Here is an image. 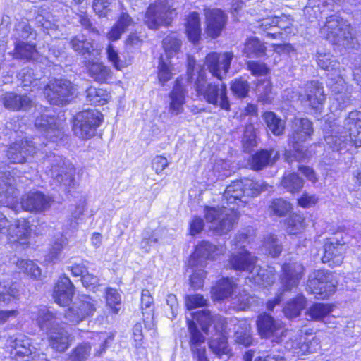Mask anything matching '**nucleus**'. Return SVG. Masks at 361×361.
Returning a JSON list of instances; mask_svg holds the SVG:
<instances>
[{"label":"nucleus","mask_w":361,"mask_h":361,"mask_svg":"<svg viewBox=\"0 0 361 361\" xmlns=\"http://www.w3.org/2000/svg\"><path fill=\"white\" fill-rule=\"evenodd\" d=\"M268 187V184L262 180L245 178L232 182L226 187L223 197L228 207L235 204L238 207L206 206L204 209V218L209 224V228L219 235L229 232L238 218V209L244 207L250 197L258 195L262 191L267 190Z\"/></svg>","instance_id":"1"},{"label":"nucleus","mask_w":361,"mask_h":361,"mask_svg":"<svg viewBox=\"0 0 361 361\" xmlns=\"http://www.w3.org/2000/svg\"><path fill=\"white\" fill-rule=\"evenodd\" d=\"M247 238L243 233L235 237V244L240 246V249L232 253L229 264L234 270L244 272L250 281L258 286L267 287L271 285L276 279L275 269L271 267L262 269L256 265L257 258L244 248L243 243Z\"/></svg>","instance_id":"2"},{"label":"nucleus","mask_w":361,"mask_h":361,"mask_svg":"<svg viewBox=\"0 0 361 361\" xmlns=\"http://www.w3.org/2000/svg\"><path fill=\"white\" fill-rule=\"evenodd\" d=\"M30 317L42 331H46L49 344L53 349L63 352L69 347L70 335L56 312L45 306L35 307L30 310Z\"/></svg>","instance_id":"3"},{"label":"nucleus","mask_w":361,"mask_h":361,"mask_svg":"<svg viewBox=\"0 0 361 361\" xmlns=\"http://www.w3.org/2000/svg\"><path fill=\"white\" fill-rule=\"evenodd\" d=\"M326 144L338 152H342L348 145L361 147V112L350 111L342 126L332 130V135L326 136Z\"/></svg>","instance_id":"4"},{"label":"nucleus","mask_w":361,"mask_h":361,"mask_svg":"<svg viewBox=\"0 0 361 361\" xmlns=\"http://www.w3.org/2000/svg\"><path fill=\"white\" fill-rule=\"evenodd\" d=\"M195 91L200 99L221 109L228 111L230 103L227 97V87L221 82H207L204 71H201L195 83Z\"/></svg>","instance_id":"5"},{"label":"nucleus","mask_w":361,"mask_h":361,"mask_svg":"<svg viewBox=\"0 0 361 361\" xmlns=\"http://www.w3.org/2000/svg\"><path fill=\"white\" fill-rule=\"evenodd\" d=\"M47 174L53 180L56 185H62L65 189L70 190L75 186L74 166L62 156H47L44 161Z\"/></svg>","instance_id":"6"},{"label":"nucleus","mask_w":361,"mask_h":361,"mask_svg":"<svg viewBox=\"0 0 361 361\" xmlns=\"http://www.w3.org/2000/svg\"><path fill=\"white\" fill-rule=\"evenodd\" d=\"M320 32L333 44L349 47L353 44L350 42L353 40L350 25L338 15L334 14L327 17Z\"/></svg>","instance_id":"7"},{"label":"nucleus","mask_w":361,"mask_h":361,"mask_svg":"<svg viewBox=\"0 0 361 361\" xmlns=\"http://www.w3.org/2000/svg\"><path fill=\"white\" fill-rule=\"evenodd\" d=\"M77 90L76 86L67 79H54L44 87V94L51 104L63 106L74 99Z\"/></svg>","instance_id":"8"},{"label":"nucleus","mask_w":361,"mask_h":361,"mask_svg":"<svg viewBox=\"0 0 361 361\" xmlns=\"http://www.w3.org/2000/svg\"><path fill=\"white\" fill-rule=\"evenodd\" d=\"M174 16L176 11L169 0H157L148 6L144 21L149 28L157 30L160 26H168Z\"/></svg>","instance_id":"9"},{"label":"nucleus","mask_w":361,"mask_h":361,"mask_svg":"<svg viewBox=\"0 0 361 361\" xmlns=\"http://www.w3.org/2000/svg\"><path fill=\"white\" fill-rule=\"evenodd\" d=\"M10 345L14 361H48L44 353H39L32 344L31 339L24 334L11 337Z\"/></svg>","instance_id":"10"},{"label":"nucleus","mask_w":361,"mask_h":361,"mask_svg":"<svg viewBox=\"0 0 361 361\" xmlns=\"http://www.w3.org/2000/svg\"><path fill=\"white\" fill-rule=\"evenodd\" d=\"M336 285L333 275L324 270L314 271L309 276L307 290L317 299H325L333 295Z\"/></svg>","instance_id":"11"},{"label":"nucleus","mask_w":361,"mask_h":361,"mask_svg":"<svg viewBox=\"0 0 361 361\" xmlns=\"http://www.w3.org/2000/svg\"><path fill=\"white\" fill-rule=\"evenodd\" d=\"M102 119V114L96 109L79 112L75 117L73 125L75 134L84 140L92 137L100 126Z\"/></svg>","instance_id":"12"},{"label":"nucleus","mask_w":361,"mask_h":361,"mask_svg":"<svg viewBox=\"0 0 361 361\" xmlns=\"http://www.w3.org/2000/svg\"><path fill=\"white\" fill-rule=\"evenodd\" d=\"M97 300L89 295H79L66 311V319L72 324H78L93 315L97 310Z\"/></svg>","instance_id":"13"},{"label":"nucleus","mask_w":361,"mask_h":361,"mask_svg":"<svg viewBox=\"0 0 361 361\" xmlns=\"http://www.w3.org/2000/svg\"><path fill=\"white\" fill-rule=\"evenodd\" d=\"M257 326L259 335L262 338H274L273 341L276 343L283 342V337H286L288 331L283 329L282 322L276 320L267 313L258 316Z\"/></svg>","instance_id":"14"},{"label":"nucleus","mask_w":361,"mask_h":361,"mask_svg":"<svg viewBox=\"0 0 361 361\" xmlns=\"http://www.w3.org/2000/svg\"><path fill=\"white\" fill-rule=\"evenodd\" d=\"M293 133L290 140L296 152L295 157L300 160L306 157V149L301 147L300 143L305 141L312 135L313 132L312 123L307 118H295L293 122Z\"/></svg>","instance_id":"15"},{"label":"nucleus","mask_w":361,"mask_h":361,"mask_svg":"<svg viewBox=\"0 0 361 361\" xmlns=\"http://www.w3.org/2000/svg\"><path fill=\"white\" fill-rule=\"evenodd\" d=\"M35 127L43 135L53 142L61 140L63 135V122L54 116L43 114L37 117L35 123Z\"/></svg>","instance_id":"16"},{"label":"nucleus","mask_w":361,"mask_h":361,"mask_svg":"<svg viewBox=\"0 0 361 361\" xmlns=\"http://www.w3.org/2000/svg\"><path fill=\"white\" fill-rule=\"evenodd\" d=\"M304 267L302 264L290 260L281 267L280 282L283 291H290L296 288L303 275Z\"/></svg>","instance_id":"17"},{"label":"nucleus","mask_w":361,"mask_h":361,"mask_svg":"<svg viewBox=\"0 0 361 361\" xmlns=\"http://www.w3.org/2000/svg\"><path fill=\"white\" fill-rule=\"evenodd\" d=\"M233 59L232 52H213L206 56L205 64L214 77L221 80L228 71Z\"/></svg>","instance_id":"18"},{"label":"nucleus","mask_w":361,"mask_h":361,"mask_svg":"<svg viewBox=\"0 0 361 361\" xmlns=\"http://www.w3.org/2000/svg\"><path fill=\"white\" fill-rule=\"evenodd\" d=\"M190 333V348L195 361H209L206 356L205 338L193 320L186 318Z\"/></svg>","instance_id":"19"},{"label":"nucleus","mask_w":361,"mask_h":361,"mask_svg":"<svg viewBox=\"0 0 361 361\" xmlns=\"http://www.w3.org/2000/svg\"><path fill=\"white\" fill-rule=\"evenodd\" d=\"M221 250L208 241H202L196 245L194 253L191 255L189 264L191 267H204L207 259H213Z\"/></svg>","instance_id":"20"},{"label":"nucleus","mask_w":361,"mask_h":361,"mask_svg":"<svg viewBox=\"0 0 361 361\" xmlns=\"http://www.w3.org/2000/svg\"><path fill=\"white\" fill-rule=\"evenodd\" d=\"M52 200L40 192H30L21 198V206L25 211L43 212L51 207Z\"/></svg>","instance_id":"21"},{"label":"nucleus","mask_w":361,"mask_h":361,"mask_svg":"<svg viewBox=\"0 0 361 361\" xmlns=\"http://www.w3.org/2000/svg\"><path fill=\"white\" fill-rule=\"evenodd\" d=\"M327 85L334 94L331 108L334 106L339 109L345 108L350 104V99L344 79L342 77L331 78L328 79Z\"/></svg>","instance_id":"22"},{"label":"nucleus","mask_w":361,"mask_h":361,"mask_svg":"<svg viewBox=\"0 0 361 361\" xmlns=\"http://www.w3.org/2000/svg\"><path fill=\"white\" fill-rule=\"evenodd\" d=\"M32 142L26 138L20 142L16 141L8 147L6 156L13 164H22L26 161L28 155H33L37 152V147L30 145Z\"/></svg>","instance_id":"23"},{"label":"nucleus","mask_w":361,"mask_h":361,"mask_svg":"<svg viewBox=\"0 0 361 361\" xmlns=\"http://www.w3.org/2000/svg\"><path fill=\"white\" fill-rule=\"evenodd\" d=\"M302 97H304L307 104L315 110L321 109L326 99L324 87L317 80H312L305 84L304 95Z\"/></svg>","instance_id":"24"},{"label":"nucleus","mask_w":361,"mask_h":361,"mask_svg":"<svg viewBox=\"0 0 361 361\" xmlns=\"http://www.w3.org/2000/svg\"><path fill=\"white\" fill-rule=\"evenodd\" d=\"M207 27L206 33L211 38L218 37L226 23V16L220 9L214 8L205 11Z\"/></svg>","instance_id":"25"},{"label":"nucleus","mask_w":361,"mask_h":361,"mask_svg":"<svg viewBox=\"0 0 361 361\" xmlns=\"http://www.w3.org/2000/svg\"><path fill=\"white\" fill-rule=\"evenodd\" d=\"M324 255L322 258L323 263L329 264L331 267H336L343 262V255L345 250V244L339 243L334 238L329 239L324 245Z\"/></svg>","instance_id":"26"},{"label":"nucleus","mask_w":361,"mask_h":361,"mask_svg":"<svg viewBox=\"0 0 361 361\" xmlns=\"http://www.w3.org/2000/svg\"><path fill=\"white\" fill-rule=\"evenodd\" d=\"M8 235L12 241L18 242L23 246H27L31 235L30 224L28 221L24 219L16 220L13 224L9 223L6 229Z\"/></svg>","instance_id":"27"},{"label":"nucleus","mask_w":361,"mask_h":361,"mask_svg":"<svg viewBox=\"0 0 361 361\" xmlns=\"http://www.w3.org/2000/svg\"><path fill=\"white\" fill-rule=\"evenodd\" d=\"M74 294V286L66 276H61L54 286L53 297L54 301L61 306L67 305Z\"/></svg>","instance_id":"28"},{"label":"nucleus","mask_w":361,"mask_h":361,"mask_svg":"<svg viewBox=\"0 0 361 361\" xmlns=\"http://www.w3.org/2000/svg\"><path fill=\"white\" fill-rule=\"evenodd\" d=\"M1 100L6 109L13 111L27 110L32 105V100L29 96L14 92L5 93Z\"/></svg>","instance_id":"29"},{"label":"nucleus","mask_w":361,"mask_h":361,"mask_svg":"<svg viewBox=\"0 0 361 361\" xmlns=\"http://www.w3.org/2000/svg\"><path fill=\"white\" fill-rule=\"evenodd\" d=\"M317 61L321 68L329 72V79L331 78H338V77H341L340 63L333 55L330 54L319 53Z\"/></svg>","instance_id":"30"},{"label":"nucleus","mask_w":361,"mask_h":361,"mask_svg":"<svg viewBox=\"0 0 361 361\" xmlns=\"http://www.w3.org/2000/svg\"><path fill=\"white\" fill-rule=\"evenodd\" d=\"M13 178L5 173H0V205H8L16 197V189L13 185Z\"/></svg>","instance_id":"31"},{"label":"nucleus","mask_w":361,"mask_h":361,"mask_svg":"<svg viewBox=\"0 0 361 361\" xmlns=\"http://www.w3.org/2000/svg\"><path fill=\"white\" fill-rule=\"evenodd\" d=\"M185 92L182 85L176 80L172 91L169 94L170 104L169 111L171 114L178 115L183 110V104H185Z\"/></svg>","instance_id":"32"},{"label":"nucleus","mask_w":361,"mask_h":361,"mask_svg":"<svg viewBox=\"0 0 361 361\" xmlns=\"http://www.w3.org/2000/svg\"><path fill=\"white\" fill-rule=\"evenodd\" d=\"M35 33L27 21L21 20L16 23L11 32L13 42H25L29 39H35Z\"/></svg>","instance_id":"33"},{"label":"nucleus","mask_w":361,"mask_h":361,"mask_svg":"<svg viewBox=\"0 0 361 361\" xmlns=\"http://www.w3.org/2000/svg\"><path fill=\"white\" fill-rule=\"evenodd\" d=\"M263 121L265 123L267 130L274 135L279 136L283 133L285 130V122L276 113L273 111H265L262 116Z\"/></svg>","instance_id":"34"},{"label":"nucleus","mask_w":361,"mask_h":361,"mask_svg":"<svg viewBox=\"0 0 361 361\" xmlns=\"http://www.w3.org/2000/svg\"><path fill=\"white\" fill-rule=\"evenodd\" d=\"M235 284L228 278L219 280L212 290V295L214 300H221L229 298L234 290Z\"/></svg>","instance_id":"35"},{"label":"nucleus","mask_w":361,"mask_h":361,"mask_svg":"<svg viewBox=\"0 0 361 361\" xmlns=\"http://www.w3.org/2000/svg\"><path fill=\"white\" fill-rule=\"evenodd\" d=\"M274 150L262 149L252 155L250 160L251 168L255 171H259L265 166L273 164L276 161V152L274 158H271Z\"/></svg>","instance_id":"36"},{"label":"nucleus","mask_w":361,"mask_h":361,"mask_svg":"<svg viewBox=\"0 0 361 361\" xmlns=\"http://www.w3.org/2000/svg\"><path fill=\"white\" fill-rule=\"evenodd\" d=\"M185 30L188 39L192 43L197 42L201 36L200 21L196 12L191 13L187 18Z\"/></svg>","instance_id":"37"},{"label":"nucleus","mask_w":361,"mask_h":361,"mask_svg":"<svg viewBox=\"0 0 361 361\" xmlns=\"http://www.w3.org/2000/svg\"><path fill=\"white\" fill-rule=\"evenodd\" d=\"M307 306V299L303 295H298L290 300L283 308V313L288 319L298 317Z\"/></svg>","instance_id":"38"},{"label":"nucleus","mask_w":361,"mask_h":361,"mask_svg":"<svg viewBox=\"0 0 361 361\" xmlns=\"http://www.w3.org/2000/svg\"><path fill=\"white\" fill-rule=\"evenodd\" d=\"M193 319L196 320L200 325L202 326V329L204 331H207L208 327L211 325L212 322L216 321L219 322L221 324V331H224L226 326V319L221 317L216 316L214 318L211 315L210 312L209 310H204L202 311H198L194 314H191Z\"/></svg>","instance_id":"39"},{"label":"nucleus","mask_w":361,"mask_h":361,"mask_svg":"<svg viewBox=\"0 0 361 361\" xmlns=\"http://www.w3.org/2000/svg\"><path fill=\"white\" fill-rule=\"evenodd\" d=\"M267 48L259 39L250 37L246 39L243 53L247 57H261L265 54Z\"/></svg>","instance_id":"40"},{"label":"nucleus","mask_w":361,"mask_h":361,"mask_svg":"<svg viewBox=\"0 0 361 361\" xmlns=\"http://www.w3.org/2000/svg\"><path fill=\"white\" fill-rule=\"evenodd\" d=\"M89 75L98 82H105L111 78V69L100 63H88L87 66Z\"/></svg>","instance_id":"41"},{"label":"nucleus","mask_w":361,"mask_h":361,"mask_svg":"<svg viewBox=\"0 0 361 361\" xmlns=\"http://www.w3.org/2000/svg\"><path fill=\"white\" fill-rule=\"evenodd\" d=\"M14 44V57L27 61L35 60L37 56V51L35 46L29 42H13Z\"/></svg>","instance_id":"42"},{"label":"nucleus","mask_w":361,"mask_h":361,"mask_svg":"<svg viewBox=\"0 0 361 361\" xmlns=\"http://www.w3.org/2000/svg\"><path fill=\"white\" fill-rule=\"evenodd\" d=\"M109 93L103 89L90 87L86 90V99L90 104L103 106L110 99Z\"/></svg>","instance_id":"43"},{"label":"nucleus","mask_w":361,"mask_h":361,"mask_svg":"<svg viewBox=\"0 0 361 361\" xmlns=\"http://www.w3.org/2000/svg\"><path fill=\"white\" fill-rule=\"evenodd\" d=\"M71 48L81 55H90L94 51L92 39H87L83 35H79L71 38L70 41Z\"/></svg>","instance_id":"44"},{"label":"nucleus","mask_w":361,"mask_h":361,"mask_svg":"<svg viewBox=\"0 0 361 361\" xmlns=\"http://www.w3.org/2000/svg\"><path fill=\"white\" fill-rule=\"evenodd\" d=\"M209 348L217 357L221 358L223 355H226L228 357L231 355V349L228 345L227 338L224 335H219L217 337L212 338L209 342Z\"/></svg>","instance_id":"45"},{"label":"nucleus","mask_w":361,"mask_h":361,"mask_svg":"<svg viewBox=\"0 0 361 361\" xmlns=\"http://www.w3.org/2000/svg\"><path fill=\"white\" fill-rule=\"evenodd\" d=\"M18 295L19 290L16 283L0 281V306L8 304Z\"/></svg>","instance_id":"46"},{"label":"nucleus","mask_w":361,"mask_h":361,"mask_svg":"<svg viewBox=\"0 0 361 361\" xmlns=\"http://www.w3.org/2000/svg\"><path fill=\"white\" fill-rule=\"evenodd\" d=\"M250 329V326L246 322H239L234 335L235 341L245 347L250 346L252 343Z\"/></svg>","instance_id":"47"},{"label":"nucleus","mask_w":361,"mask_h":361,"mask_svg":"<svg viewBox=\"0 0 361 361\" xmlns=\"http://www.w3.org/2000/svg\"><path fill=\"white\" fill-rule=\"evenodd\" d=\"M68 244L66 238L61 237L56 239L51 245L48 253L45 255V261L50 263L57 262L61 256L63 250Z\"/></svg>","instance_id":"48"},{"label":"nucleus","mask_w":361,"mask_h":361,"mask_svg":"<svg viewBox=\"0 0 361 361\" xmlns=\"http://www.w3.org/2000/svg\"><path fill=\"white\" fill-rule=\"evenodd\" d=\"M181 39L177 33H171L163 39V47L169 58L176 55L180 49Z\"/></svg>","instance_id":"49"},{"label":"nucleus","mask_w":361,"mask_h":361,"mask_svg":"<svg viewBox=\"0 0 361 361\" xmlns=\"http://www.w3.org/2000/svg\"><path fill=\"white\" fill-rule=\"evenodd\" d=\"M262 249L266 254L276 257L280 255L282 250L281 243L273 234H268L264 238Z\"/></svg>","instance_id":"50"},{"label":"nucleus","mask_w":361,"mask_h":361,"mask_svg":"<svg viewBox=\"0 0 361 361\" xmlns=\"http://www.w3.org/2000/svg\"><path fill=\"white\" fill-rule=\"evenodd\" d=\"M290 209V204L281 198L273 200L268 207L269 214L271 216H276L278 217L286 216Z\"/></svg>","instance_id":"51"},{"label":"nucleus","mask_w":361,"mask_h":361,"mask_svg":"<svg viewBox=\"0 0 361 361\" xmlns=\"http://www.w3.org/2000/svg\"><path fill=\"white\" fill-rule=\"evenodd\" d=\"M16 267L25 274L34 279H39L41 276V269L32 260L18 259L16 262Z\"/></svg>","instance_id":"52"},{"label":"nucleus","mask_w":361,"mask_h":361,"mask_svg":"<svg viewBox=\"0 0 361 361\" xmlns=\"http://www.w3.org/2000/svg\"><path fill=\"white\" fill-rule=\"evenodd\" d=\"M271 84L269 80L259 81L257 85L258 101L262 104H271L274 99Z\"/></svg>","instance_id":"53"},{"label":"nucleus","mask_w":361,"mask_h":361,"mask_svg":"<svg viewBox=\"0 0 361 361\" xmlns=\"http://www.w3.org/2000/svg\"><path fill=\"white\" fill-rule=\"evenodd\" d=\"M332 311V307L329 304L316 303L307 311V315L314 321H320Z\"/></svg>","instance_id":"54"},{"label":"nucleus","mask_w":361,"mask_h":361,"mask_svg":"<svg viewBox=\"0 0 361 361\" xmlns=\"http://www.w3.org/2000/svg\"><path fill=\"white\" fill-rule=\"evenodd\" d=\"M281 185L287 191L293 193L302 188L303 180L296 173H292L284 175Z\"/></svg>","instance_id":"55"},{"label":"nucleus","mask_w":361,"mask_h":361,"mask_svg":"<svg viewBox=\"0 0 361 361\" xmlns=\"http://www.w3.org/2000/svg\"><path fill=\"white\" fill-rule=\"evenodd\" d=\"M284 348L287 350L298 355L306 353H313V350L306 341H302V338H300V341L289 338L284 342Z\"/></svg>","instance_id":"56"},{"label":"nucleus","mask_w":361,"mask_h":361,"mask_svg":"<svg viewBox=\"0 0 361 361\" xmlns=\"http://www.w3.org/2000/svg\"><path fill=\"white\" fill-rule=\"evenodd\" d=\"M305 218L299 214H293L287 220V232L295 235L299 233L305 228Z\"/></svg>","instance_id":"57"},{"label":"nucleus","mask_w":361,"mask_h":361,"mask_svg":"<svg viewBox=\"0 0 361 361\" xmlns=\"http://www.w3.org/2000/svg\"><path fill=\"white\" fill-rule=\"evenodd\" d=\"M92 339L94 342L92 345L94 347L96 350L95 354L97 355H101L109 345V341L112 340L111 336H108L105 332L93 333Z\"/></svg>","instance_id":"58"},{"label":"nucleus","mask_w":361,"mask_h":361,"mask_svg":"<svg viewBox=\"0 0 361 361\" xmlns=\"http://www.w3.org/2000/svg\"><path fill=\"white\" fill-rule=\"evenodd\" d=\"M91 345L83 343L78 345L70 355L68 361H86L90 355Z\"/></svg>","instance_id":"59"},{"label":"nucleus","mask_w":361,"mask_h":361,"mask_svg":"<svg viewBox=\"0 0 361 361\" xmlns=\"http://www.w3.org/2000/svg\"><path fill=\"white\" fill-rule=\"evenodd\" d=\"M18 78L23 87L31 85L36 87L39 85V80L37 78L36 74L30 68L26 67L21 69L18 74Z\"/></svg>","instance_id":"60"},{"label":"nucleus","mask_w":361,"mask_h":361,"mask_svg":"<svg viewBox=\"0 0 361 361\" xmlns=\"http://www.w3.org/2000/svg\"><path fill=\"white\" fill-rule=\"evenodd\" d=\"M107 305L115 314L118 313L121 308V295L116 289L109 288L106 291Z\"/></svg>","instance_id":"61"},{"label":"nucleus","mask_w":361,"mask_h":361,"mask_svg":"<svg viewBox=\"0 0 361 361\" xmlns=\"http://www.w3.org/2000/svg\"><path fill=\"white\" fill-rule=\"evenodd\" d=\"M228 162L224 160H218L214 165V173L216 178H210V183L214 182L217 179H224L231 174Z\"/></svg>","instance_id":"62"},{"label":"nucleus","mask_w":361,"mask_h":361,"mask_svg":"<svg viewBox=\"0 0 361 361\" xmlns=\"http://www.w3.org/2000/svg\"><path fill=\"white\" fill-rule=\"evenodd\" d=\"M142 235L140 247L147 252L150 250L151 247H154L157 245L159 240V235L155 231H145Z\"/></svg>","instance_id":"63"},{"label":"nucleus","mask_w":361,"mask_h":361,"mask_svg":"<svg viewBox=\"0 0 361 361\" xmlns=\"http://www.w3.org/2000/svg\"><path fill=\"white\" fill-rule=\"evenodd\" d=\"M187 309L192 310L207 305V300L200 294L186 295L185 298Z\"/></svg>","instance_id":"64"}]
</instances>
